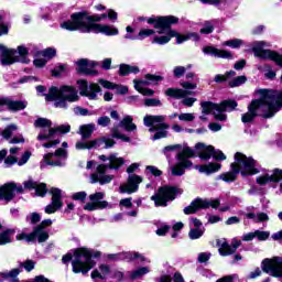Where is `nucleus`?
I'll use <instances>...</instances> for the list:
<instances>
[{
    "mask_svg": "<svg viewBox=\"0 0 282 282\" xmlns=\"http://www.w3.org/2000/svg\"><path fill=\"white\" fill-rule=\"evenodd\" d=\"M185 73H186V68L184 66H176L174 68V76L176 78H182V76H184Z\"/></svg>",
    "mask_w": 282,
    "mask_h": 282,
    "instance_id": "nucleus-59",
    "label": "nucleus"
},
{
    "mask_svg": "<svg viewBox=\"0 0 282 282\" xmlns=\"http://www.w3.org/2000/svg\"><path fill=\"white\" fill-rule=\"evenodd\" d=\"M107 259L109 261H116V259H126L127 261H134V259H140L141 261H145L144 257L140 256V253H120V254H108Z\"/></svg>",
    "mask_w": 282,
    "mask_h": 282,
    "instance_id": "nucleus-31",
    "label": "nucleus"
},
{
    "mask_svg": "<svg viewBox=\"0 0 282 282\" xmlns=\"http://www.w3.org/2000/svg\"><path fill=\"white\" fill-rule=\"evenodd\" d=\"M237 73L235 70L227 72L225 75H216L215 83H226L230 76H236Z\"/></svg>",
    "mask_w": 282,
    "mask_h": 282,
    "instance_id": "nucleus-46",
    "label": "nucleus"
},
{
    "mask_svg": "<svg viewBox=\"0 0 282 282\" xmlns=\"http://www.w3.org/2000/svg\"><path fill=\"white\" fill-rule=\"evenodd\" d=\"M257 175L259 167L257 161L252 158L246 156L243 153L237 152L235 154V162L231 163V172L220 175L223 182H235L237 175Z\"/></svg>",
    "mask_w": 282,
    "mask_h": 282,
    "instance_id": "nucleus-4",
    "label": "nucleus"
},
{
    "mask_svg": "<svg viewBox=\"0 0 282 282\" xmlns=\"http://www.w3.org/2000/svg\"><path fill=\"white\" fill-rule=\"evenodd\" d=\"M111 122V119L109 117H100L97 121V124H99V127H109Z\"/></svg>",
    "mask_w": 282,
    "mask_h": 282,
    "instance_id": "nucleus-61",
    "label": "nucleus"
},
{
    "mask_svg": "<svg viewBox=\"0 0 282 282\" xmlns=\"http://www.w3.org/2000/svg\"><path fill=\"white\" fill-rule=\"evenodd\" d=\"M50 193L52 195V204L45 207V213L47 215H52L59 208H63V200H61V197H63V192L59 188L53 187L51 188Z\"/></svg>",
    "mask_w": 282,
    "mask_h": 282,
    "instance_id": "nucleus-23",
    "label": "nucleus"
},
{
    "mask_svg": "<svg viewBox=\"0 0 282 282\" xmlns=\"http://www.w3.org/2000/svg\"><path fill=\"white\" fill-rule=\"evenodd\" d=\"M0 107H8L10 111H22L28 107L26 101H14L10 98L0 97Z\"/></svg>",
    "mask_w": 282,
    "mask_h": 282,
    "instance_id": "nucleus-27",
    "label": "nucleus"
},
{
    "mask_svg": "<svg viewBox=\"0 0 282 282\" xmlns=\"http://www.w3.org/2000/svg\"><path fill=\"white\" fill-rule=\"evenodd\" d=\"M36 239L39 243H44V241L50 239V234L45 229H41V227H35L33 229V241H36Z\"/></svg>",
    "mask_w": 282,
    "mask_h": 282,
    "instance_id": "nucleus-35",
    "label": "nucleus"
},
{
    "mask_svg": "<svg viewBox=\"0 0 282 282\" xmlns=\"http://www.w3.org/2000/svg\"><path fill=\"white\" fill-rule=\"evenodd\" d=\"M78 98V90L74 86H61L59 88L53 86L50 88L45 100L47 102L54 100L55 107L66 109L67 102H77Z\"/></svg>",
    "mask_w": 282,
    "mask_h": 282,
    "instance_id": "nucleus-5",
    "label": "nucleus"
},
{
    "mask_svg": "<svg viewBox=\"0 0 282 282\" xmlns=\"http://www.w3.org/2000/svg\"><path fill=\"white\" fill-rule=\"evenodd\" d=\"M74 113L76 116H91V113H89V110L87 108H83V107H75Z\"/></svg>",
    "mask_w": 282,
    "mask_h": 282,
    "instance_id": "nucleus-56",
    "label": "nucleus"
},
{
    "mask_svg": "<svg viewBox=\"0 0 282 282\" xmlns=\"http://www.w3.org/2000/svg\"><path fill=\"white\" fill-rule=\"evenodd\" d=\"M182 88H167L165 90V96H169L170 98H174L175 100H182V104L185 105V107H193L195 102H197V98L188 97L186 96H192L193 91L192 89H197V84L188 83V82H183L181 83Z\"/></svg>",
    "mask_w": 282,
    "mask_h": 282,
    "instance_id": "nucleus-8",
    "label": "nucleus"
},
{
    "mask_svg": "<svg viewBox=\"0 0 282 282\" xmlns=\"http://www.w3.org/2000/svg\"><path fill=\"white\" fill-rule=\"evenodd\" d=\"M163 79L164 78L162 76L148 74L145 75V80L134 79L133 84L137 91H139V94H142V96H153L155 91L153 89L147 88V85H158V83Z\"/></svg>",
    "mask_w": 282,
    "mask_h": 282,
    "instance_id": "nucleus-16",
    "label": "nucleus"
},
{
    "mask_svg": "<svg viewBox=\"0 0 282 282\" xmlns=\"http://www.w3.org/2000/svg\"><path fill=\"white\" fill-rule=\"evenodd\" d=\"M96 65L97 64L95 62L89 59H79L77 61V72H79V74H86L87 76H96Z\"/></svg>",
    "mask_w": 282,
    "mask_h": 282,
    "instance_id": "nucleus-26",
    "label": "nucleus"
},
{
    "mask_svg": "<svg viewBox=\"0 0 282 282\" xmlns=\"http://www.w3.org/2000/svg\"><path fill=\"white\" fill-rule=\"evenodd\" d=\"M218 252L221 257H228L230 254H235L237 252V248L241 246V240L234 239L231 241V246H229L228 241L225 238L217 240Z\"/></svg>",
    "mask_w": 282,
    "mask_h": 282,
    "instance_id": "nucleus-21",
    "label": "nucleus"
},
{
    "mask_svg": "<svg viewBox=\"0 0 282 282\" xmlns=\"http://www.w3.org/2000/svg\"><path fill=\"white\" fill-rule=\"evenodd\" d=\"M247 219H252L256 224H259L261 221H269L270 217H268V214L265 213H248L246 214Z\"/></svg>",
    "mask_w": 282,
    "mask_h": 282,
    "instance_id": "nucleus-39",
    "label": "nucleus"
},
{
    "mask_svg": "<svg viewBox=\"0 0 282 282\" xmlns=\"http://www.w3.org/2000/svg\"><path fill=\"white\" fill-rule=\"evenodd\" d=\"M121 127H123V129H126L127 131H135V129H138V127L135 126V123H133V117L131 116H127L124 117L121 122H120Z\"/></svg>",
    "mask_w": 282,
    "mask_h": 282,
    "instance_id": "nucleus-40",
    "label": "nucleus"
},
{
    "mask_svg": "<svg viewBox=\"0 0 282 282\" xmlns=\"http://www.w3.org/2000/svg\"><path fill=\"white\" fill-rule=\"evenodd\" d=\"M219 199H202L196 198L194 202L191 203L189 206L184 208L185 215H193L197 213V210L206 209V208H219Z\"/></svg>",
    "mask_w": 282,
    "mask_h": 282,
    "instance_id": "nucleus-17",
    "label": "nucleus"
},
{
    "mask_svg": "<svg viewBox=\"0 0 282 282\" xmlns=\"http://www.w3.org/2000/svg\"><path fill=\"white\" fill-rule=\"evenodd\" d=\"M213 30H215L213 22H205L204 28L200 29V34H213Z\"/></svg>",
    "mask_w": 282,
    "mask_h": 282,
    "instance_id": "nucleus-49",
    "label": "nucleus"
},
{
    "mask_svg": "<svg viewBox=\"0 0 282 282\" xmlns=\"http://www.w3.org/2000/svg\"><path fill=\"white\" fill-rule=\"evenodd\" d=\"M192 225L191 230L188 232V237L192 240L199 239L204 236V228L202 227V221L197 218H192Z\"/></svg>",
    "mask_w": 282,
    "mask_h": 282,
    "instance_id": "nucleus-29",
    "label": "nucleus"
},
{
    "mask_svg": "<svg viewBox=\"0 0 282 282\" xmlns=\"http://www.w3.org/2000/svg\"><path fill=\"white\" fill-rule=\"evenodd\" d=\"M14 229H7L0 234V246H6V243H12V237H14Z\"/></svg>",
    "mask_w": 282,
    "mask_h": 282,
    "instance_id": "nucleus-37",
    "label": "nucleus"
},
{
    "mask_svg": "<svg viewBox=\"0 0 282 282\" xmlns=\"http://www.w3.org/2000/svg\"><path fill=\"white\" fill-rule=\"evenodd\" d=\"M196 153L200 158V160H210L213 155L214 160H226V154L220 150H215L213 145H206L204 143H197L195 145Z\"/></svg>",
    "mask_w": 282,
    "mask_h": 282,
    "instance_id": "nucleus-18",
    "label": "nucleus"
},
{
    "mask_svg": "<svg viewBox=\"0 0 282 282\" xmlns=\"http://www.w3.org/2000/svg\"><path fill=\"white\" fill-rule=\"evenodd\" d=\"M107 17L110 21H118V12L113 11V9L107 11Z\"/></svg>",
    "mask_w": 282,
    "mask_h": 282,
    "instance_id": "nucleus-64",
    "label": "nucleus"
},
{
    "mask_svg": "<svg viewBox=\"0 0 282 282\" xmlns=\"http://www.w3.org/2000/svg\"><path fill=\"white\" fill-rule=\"evenodd\" d=\"M246 80H248V78L246 76H238L235 77L232 80L229 82V86L231 87H239L241 85H243L246 83Z\"/></svg>",
    "mask_w": 282,
    "mask_h": 282,
    "instance_id": "nucleus-47",
    "label": "nucleus"
},
{
    "mask_svg": "<svg viewBox=\"0 0 282 282\" xmlns=\"http://www.w3.org/2000/svg\"><path fill=\"white\" fill-rule=\"evenodd\" d=\"M115 144L116 141L113 139L104 137L91 141H78L75 144V149H77V151H85V149H100V147H104V149H111Z\"/></svg>",
    "mask_w": 282,
    "mask_h": 282,
    "instance_id": "nucleus-15",
    "label": "nucleus"
},
{
    "mask_svg": "<svg viewBox=\"0 0 282 282\" xmlns=\"http://www.w3.org/2000/svg\"><path fill=\"white\" fill-rule=\"evenodd\" d=\"M77 85L82 96H87L89 100H96V98H98V94H100V86L98 84H90V86H88L87 80L79 79Z\"/></svg>",
    "mask_w": 282,
    "mask_h": 282,
    "instance_id": "nucleus-20",
    "label": "nucleus"
},
{
    "mask_svg": "<svg viewBox=\"0 0 282 282\" xmlns=\"http://www.w3.org/2000/svg\"><path fill=\"white\" fill-rule=\"evenodd\" d=\"M17 241H28V243L34 241L33 231L31 234L21 232L15 236Z\"/></svg>",
    "mask_w": 282,
    "mask_h": 282,
    "instance_id": "nucleus-45",
    "label": "nucleus"
},
{
    "mask_svg": "<svg viewBox=\"0 0 282 282\" xmlns=\"http://www.w3.org/2000/svg\"><path fill=\"white\" fill-rule=\"evenodd\" d=\"M65 160H67V151L62 148L57 149L55 153L44 155V162L48 166H63Z\"/></svg>",
    "mask_w": 282,
    "mask_h": 282,
    "instance_id": "nucleus-22",
    "label": "nucleus"
},
{
    "mask_svg": "<svg viewBox=\"0 0 282 282\" xmlns=\"http://www.w3.org/2000/svg\"><path fill=\"white\" fill-rule=\"evenodd\" d=\"M0 50L2 51L0 55V62L2 65H13V63H18L19 61L22 63H30V61L25 58L29 54L25 46H19L17 52L12 48H4V46L0 44Z\"/></svg>",
    "mask_w": 282,
    "mask_h": 282,
    "instance_id": "nucleus-11",
    "label": "nucleus"
},
{
    "mask_svg": "<svg viewBox=\"0 0 282 282\" xmlns=\"http://www.w3.org/2000/svg\"><path fill=\"white\" fill-rule=\"evenodd\" d=\"M147 172L151 173V175H154V177H160V175H162V172L153 165L147 166Z\"/></svg>",
    "mask_w": 282,
    "mask_h": 282,
    "instance_id": "nucleus-58",
    "label": "nucleus"
},
{
    "mask_svg": "<svg viewBox=\"0 0 282 282\" xmlns=\"http://www.w3.org/2000/svg\"><path fill=\"white\" fill-rule=\"evenodd\" d=\"M89 199H90V203L85 204L84 210H88V212L100 210L109 206V203H107V200H101V199H105V193L102 192L90 194Z\"/></svg>",
    "mask_w": 282,
    "mask_h": 282,
    "instance_id": "nucleus-19",
    "label": "nucleus"
},
{
    "mask_svg": "<svg viewBox=\"0 0 282 282\" xmlns=\"http://www.w3.org/2000/svg\"><path fill=\"white\" fill-rule=\"evenodd\" d=\"M223 47H231L232 50H239L243 45V40L234 39L223 42Z\"/></svg>",
    "mask_w": 282,
    "mask_h": 282,
    "instance_id": "nucleus-41",
    "label": "nucleus"
},
{
    "mask_svg": "<svg viewBox=\"0 0 282 282\" xmlns=\"http://www.w3.org/2000/svg\"><path fill=\"white\" fill-rule=\"evenodd\" d=\"M20 272L21 271L19 269H13L9 273H6L4 276L8 278L9 282H19L17 276H19Z\"/></svg>",
    "mask_w": 282,
    "mask_h": 282,
    "instance_id": "nucleus-48",
    "label": "nucleus"
},
{
    "mask_svg": "<svg viewBox=\"0 0 282 282\" xmlns=\"http://www.w3.org/2000/svg\"><path fill=\"white\" fill-rule=\"evenodd\" d=\"M148 23L154 24L155 30H160L159 34H166L161 36H155L152 43H158V45H166L171 39L175 37L176 43L182 44L189 39H194V41H199V35L195 33H191L187 35H182L176 31L171 30V25H175L180 23V19L175 15L160 17V18H150L148 19Z\"/></svg>",
    "mask_w": 282,
    "mask_h": 282,
    "instance_id": "nucleus-3",
    "label": "nucleus"
},
{
    "mask_svg": "<svg viewBox=\"0 0 282 282\" xmlns=\"http://www.w3.org/2000/svg\"><path fill=\"white\" fill-rule=\"evenodd\" d=\"M14 192L23 193V186L14 183H7L0 187V198L6 202H12V199H14Z\"/></svg>",
    "mask_w": 282,
    "mask_h": 282,
    "instance_id": "nucleus-24",
    "label": "nucleus"
},
{
    "mask_svg": "<svg viewBox=\"0 0 282 282\" xmlns=\"http://www.w3.org/2000/svg\"><path fill=\"white\" fill-rule=\"evenodd\" d=\"M96 130V124L94 123H88V124H83L79 127V133L82 134L83 140H87L91 138V134Z\"/></svg>",
    "mask_w": 282,
    "mask_h": 282,
    "instance_id": "nucleus-36",
    "label": "nucleus"
},
{
    "mask_svg": "<svg viewBox=\"0 0 282 282\" xmlns=\"http://www.w3.org/2000/svg\"><path fill=\"white\" fill-rule=\"evenodd\" d=\"M155 34V31L151 30V29H142L139 32L138 39L142 40V39H147V36H151Z\"/></svg>",
    "mask_w": 282,
    "mask_h": 282,
    "instance_id": "nucleus-52",
    "label": "nucleus"
},
{
    "mask_svg": "<svg viewBox=\"0 0 282 282\" xmlns=\"http://www.w3.org/2000/svg\"><path fill=\"white\" fill-rule=\"evenodd\" d=\"M149 272H151V270H149V268L142 267V268L133 271L130 274V279H140V276H144V274H149Z\"/></svg>",
    "mask_w": 282,
    "mask_h": 282,
    "instance_id": "nucleus-44",
    "label": "nucleus"
},
{
    "mask_svg": "<svg viewBox=\"0 0 282 282\" xmlns=\"http://www.w3.org/2000/svg\"><path fill=\"white\" fill-rule=\"evenodd\" d=\"M111 272V269L109 268L108 264H100L99 265V271L98 269H95L91 272V279H101L105 280L107 279V275Z\"/></svg>",
    "mask_w": 282,
    "mask_h": 282,
    "instance_id": "nucleus-34",
    "label": "nucleus"
},
{
    "mask_svg": "<svg viewBox=\"0 0 282 282\" xmlns=\"http://www.w3.org/2000/svg\"><path fill=\"white\" fill-rule=\"evenodd\" d=\"M100 251H94L87 248H78L74 253V261L72 262L73 272L75 274H87L96 265V261L91 260V257L98 259Z\"/></svg>",
    "mask_w": 282,
    "mask_h": 282,
    "instance_id": "nucleus-6",
    "label": "nucleus"
},
{
    "mask_svg": "<svg viewBox=\"0 0 282 282\" xmlns=\"http://www.w3.org/2000/svg\"><path fill=\"white\" fill-rule=\"evenodd\" d=\"M195 169L199 171V173H205L206 175H210L213 173H217L219 169H221V164L219 163H209L204 165H195Z\"/></svg>",
    "mask_w": 282,
    "mask_h": 282,
    "instance_id": "nucleus-33",
    "label": "nucleus"
},
{
    "mask_svg": "<svg viewBox=\"0 0 282 282\" xmlns=\"http://www.w3.org/2000/svg\"><path fill=\"white\" fill-rule=\"evenodd\" d=\"M112 138H117L118 140H122L123 142H129V137L120 133L117 128L112 129Z\"/></svg>",
    "mask_w": 282,
    "mask_h": 282,
    "instance_id": "nucleus-54",
    "label": "nucleus"
},
{
    "mask_svg": "<svg viewBox=\"0 0 282 282\" xmlns=\"http://www.w3.org/2000/svg\"><path fill=\"white\" fill-rule=\"evenodd\" d=\"M216 282H240V280H239V275L231 274V275H227V276L220 278Z\"/></svg>",
    "mask_w": 282,
    "mask_h": 282,
    "instance_id": "nucleus-51",
    "label": "nucleus"
},
{
    "mask_svg": "<svg viewBox=\"0 0 282 282\" xmlns=\"http://www.w3.org/2000/svg\"><path fill=\"white\" fill-rule=\"evenodd\" d=\"M176 158L180 162L172 167V175L181 176L184 175L185 169H191V166H193V162L188 159L195 158V151L192 148L184 145L183 150L177 153Z\"/></svg>",
    "mask_w": 282,
    "mask_h": 282,
    "instance_id": "nucleus-13",
    "label": "nucleus"
},
{
    "mask_svg": "<svg viewBox=\"0 0 282 282\" xmlns=\"http://www.w3.org/2000/svg\"><path fill=\"white\" fill-rule=\"evenodd\" d=\"M178 120H181L182 122H193V120H195V115H193V113H181L178 116Z\"/></svg>",
    "mask_w": 282,
    "mask_h": 282,
    "instance_id": "nucleus-53",
    "label": "nucleus"
},
{
    "mask_svg": "<svg viewBox=\"0 0 282 282\" xmlns=\"http://www.w3.org/2000/svg\"><path fill=\"white\" fill-rule=\"evenodd\" d=\"M98 83L101 85V87H104V89H115L117 94L124 95L129 91L127 86L118 85L109 80L99 79Z\"/></svg>",
    "mask_w": 282,
    "mask_h": 282,
    "instance_id": "nucleus-30",
    "label": "nucleus"
},
{
    "mask_svg": "<svg viewBox=\"0 0 282 282\" xmlns=\"http://www.w3.org/2000/svg\"><path fill=\"white\" fill-rule=\"evenodd\" d=\"M22 265L26 272H32V270H34V261L32 260H26Z\"/></svg>",
    "mask_w": 282,
    "mask_h": 282,
    "instance_id": "nucleus-63",
    "label": "nucleus"
},
{
    "mask_svg": "<svg viewBox=\"0 0 282 282\" xmlns=\"http://www.w3.org/2000/svg\"><path fill=\"white\" fill-rule=\"evenodd\" d=\"M34 127L40 130V134L37 135V140H52L55 138L56 133H69L72 129L69 124L59 126L57 128H52V121L45 118H39L34 122Z\"/></svg>",
    "mask_w": 282,
    "mask_h": 282,
    "instance_id": "nucleus-9",
    "label": "nucleus"
},
{
    "mask_svg": "<svg viewBox=\"0 0 282 282\" xmlns=\"http://www.w3.org/2000/svg\"><path fill=\"white\" fill-rule=\"evenodd\" d=\"M138 72H140V68H138V66L121 64L119 67L120 76H129V74H138Z\"/></svg>",
    "mask_w": 282,
    "mask_h": 282,
    "instance_id": "nucleus-38",
    "label": "nucleus"
},
{
    "mask_svg": "<svg viewBox=\"0 0 282 282\" xmlns=\"http://www.w3.org/2000/svg\"><path fill=\"white\" fill-rule=\"evenodd\" d=\"M144 105L145 107H160L162 102L159 99H145Z\"/></svg>",
    "mask_w": 282,
    "mask_h": 282,
    "instance_id": "nucleus-60",
    "label": "nucleus"
},
{
    "mask_svg": "<svg viewBox=\"0 0 282 282\" xmlns=\"http://www.w3.org/2000/svg\"><path fill=\"white\" fill-rule=\"evenodd\" d=\"M70 21L61 24L64 30H79L80 32H94L95 34H106V36H116L118 29L107 24H98L101 21L100 14L87 15V13H74Z\"/></svg>",
    "mask_w": 282,
    "mask_h": 282,
    "instance_id": "nucleus-2",
    "label": "nucleus"
},
{
    "mask_svg": "<svg viewBox=\"0 0 282 282\" xmlns=\"http://www.w3.org/2000/svg\"><path fill=\"white\" fill-rule=\"evenodd\" d=\"M24 188H34L39 197H44L47 193V185H45V183L36 184L33 181H26L24 182Z\"/></svg>",
    "mask_w": 282,
    "mask_h": 282,
    "instance_id": "nucleus-32",
    "label": "nucleus"
},
{
    "mask_svg": "<svg viewBox=\"0 0 282 282\" xmlns=\"http://www.w3.org/2000/svg\"><path fill=\"white\" fill-rule=\"evenodd\" d=\"M177 195H182V189L171 186L160 187L159 192L151 197L155 206H167Z\"/></svg>",
    "mask_w": 282,
    "mask_h": 282,
    "instance_id": "nucleus-14",
    "label": "nucleus"
},
{
    "mask_svg": "<svg viewBox=\"0 0 282 282\" xmlns=\"http://www.w3.org/2000/svg\"><path fill=\"white\" fill-rule=\"evenodd\" d=\"M258 241H267L270 238V231L256 230Z\"/></svg>",
    "mask_w": 282,
    "mask_h": 282,
    "instance_id": "nucleus-50",
    "label": "nucleus"
},
{
    "mask_svg": "<svg viewBox=\"0 0 282 282\" xmlns=\"http://www.w3.org/2000/svg\"><path fill=\"white\" fill-rule=\"evenodd\" d=\"M99 160H101V162H107V160H109V164H101L97 166V172L90 176L91 183L96 184L99 182V184H109V182L113 180V176L105 175V173H107L108 169H119L122 166V164H124V159L118 158L116 154H110L108 158L107 155L102 154L99 155Z\"/></svg>",
    "mask_w": 282,
    "mask_h": 282,
    "instance_id": "nucleus-7",
    "label": "nucleus"
},
{
    "mask_svg": "<svg viewBox=\"0 0 282 282\" xmlns=\"http://www.w3.org/2000/svg\"><path fill=\"white\" fill-rule=\"evenodd\" d=\"M203 113H213L215 120L220 122L226 121V113L224 111H232L237 107V101L225 100L220 104H213L210 101H205L202 104Z\"/></svg>",
    "mask_w": 282,
    "mask_h": 282,
    "instance_id": "nucleus-10",
    "label": "nucleus"
},
{
    "mask_svg": "<svg viewBox=\"0 0 282 282\" xmlns=\"http://www.w3.org/2000/svg\"><path fill=\"white\" fill-rule=\"evenodd\" d=\"M36 56H43L44 61H46V63H47L48 61H51V58H54V56H56V50H54V48H46V50H44L42 52H39L36 54Z\"/></svg>",
    "mask_w": 282,
    "mask_h": 282,
    "instance_id": "nucleus-43",
    "label": "nucleus"
},
{
    "mask_svg": "<svg viewBox=\"0 0 282 282\" xmlns=\"http://www.w3.org/2000/svg\"><path fill=\"white\" fill-rule=\"evenodd\" d=\"M66 70H67V66H65V65H59V66L55 67V68L52 70V75H53V76H61L62 74H65Z\"/></svg>",
    "mask_w": 282,
    "mask_h": 282,
    "instance_id": "nucleus-55",
    "label": "nucleus"
},
{
    "mask_svg": "<svg viewBox=\"0 0 282 282\" xmlns=\"http://www.w3.org/2000/svg\"><path fill=\"white\" fill-rule=\"evenodd\" d=\"M142 184V177L138 175H130L128 177V182L124 183L119 187L120 193H128V195H131V193H135L138 191V186Z\"/></svg>",
    "mask_w": 282,
    "mask_h": 282,
    "instance_id": "nucleus-25",
    "label": "nucleus"
},
{
    "mask_svg": "<svg viewBox=\"0 0 282 282\" xmlns=\"http://www.w3.org/2000/svg\"><path fill=\"white\" fill-rule=\"evenodd\" d=\"M164 116H145L143 122L145 127H151L149 129L150 132L156 131L153 137V140H162V138H166L169 129V124L164 123Z\"/></svg>",
    "mask_w": 282,
    "mask_h": 282,
    "instance_id": "nucleus-12",
    "label": "nucleus"
},
{
    "mask_svg": "<svg viewBox=\"0 0 282 282\" xmlns=\"http://www.w3.org/2000/svg\"><path fill=\"white\" fill-rule=\"evenodd\" d=\"M19 127H17V124L12 123L9 124L7 128H4V130L2 131V138H4V140H10V138H12V133H14V131H18Z\"/></svg>",
    "mask_w": 282,
    "mask_h": 282,
    "instance_id": "nucleus-42",
    "label": "nucleus"
},
{
    "mask_svg": "<svg viewBox=\"0 0 282 282\" xmlns=\"http://www.w3.org/2000/svg\"><path fill=\"white\" fill-rule=\"evenodd\" d=\"M204 54H209L215 56V58H232V53L227 50H219L215 46H205L203 47Z\"/></svg>",
    "mask_w": 282,
    "mask_h": 282,
    "instance_id": "nucleus-28",
    "label": "nucleus"
},
{
    "mask_svg": "<svg viewBox=\"0 0 282 282\" xmlns=\"http://www.w3.org/2000/svg\"><path fill=\"white\" fill-rule=\"evenodd\" d=\"M258 94L260 98L251 101L249 111L242 115V122H252L257 113L263 118H272L274 113L281 111L282 91L259 90Z\"/></svg>",
    "mask_w": 282,
    "mask_h": 282,
    "instance_id": "nucleus-1",
    "label": "nucleus"
},
{
    "mask_svg": "<svg viewBox=\"0 0 282 282\" xmlns=\"http://www.w3.org/2000/svg\"><path fill=\"white\" fill-rule=\"evenodd\" d=\"M177 149L180 151H183L184 147L180 145V144H174V145H167L164 148V153L165 155L169 153V151H177Z\"/></svg>",
    "mask_w": 282,
    "mask_h": 282,
    "instance_id": "nucleus-62",
    "label": "nucleus"
},
{
    "mask_svg": "<svg viewBox=\"0 0 282 282\" xmlns=\"http://www.w3.org/2000/svg\"><path fill=\"white\" fill-rule=\"evenodd\" d=\"M73 199H75V202H85V199H87V193L85 192H77L75 194H73Z\"/></svg>",
    "mask_w": 282,
    "mask_h": 282,
    "instance_id": "nucleus-57",
    "label": "nucleus"
}]
</instances>
